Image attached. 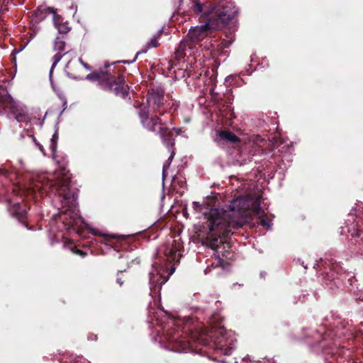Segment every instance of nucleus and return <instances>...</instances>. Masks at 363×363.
I'll list each match as a JSON object with an SVG mask.
<instances>
[{
  "instance_id": "9d476101",
  "label": "nucleus",
  "mask_w": 363,
  "mask_h": 363,
  "mask_svg": "<svg viewBox=\"0 0 363 363\" xmlns=\"http://www.w3.org/2000/svg\"><path fill=\"white\" fill-rule=\"evenodd\" d=\"M162 101L163 93L160 91H152L147 99L148 106L153 110L159 108L163 104Z\"/></svg>"
},
{
  "instance_id": "bb28decb",
  "label": "nucleus",
  "mask_w": 363,
  "mask_h": 363,
  "mask_svg": "<svg viewBox=\"0 0 363 363\" xmlns=\"http://www.w3.org/2000/svg\"><path fill=\"white\" fill-rule=\"evenodd\" d=\"M174 270V269H172V271H171V272L169 274V275H170V274H173Z\"/></svg>"
},
{
  "instance_id": "20e7f679",
  "label": "nucleus",
  "mask_w": 363,
  "mask_h": 363,
  "mask_svg": "<svg viewBox=\"0 0 363 363\" xmlns=\"http://www.w3.org/2000/svg\"><path fill=\"white\" fill-rule=\"evenodd\" d=\"M3 111L10 114L19 123L29 120L28 108L23 104L15 101L3 85H0V112Z\"/></svg>"
},
{
  "instance_id": "393cba45",
  "label": "nucleus",
  "mask_w": 363,
  "mask_h": 363,
  "mask_svg": "<svg viewBox=\"0 0 363 363\" xmlns=\"http://www.w3.org/2000/svg\"><path fill=\"white\" fill-rule=\"evenodd\" d=\"M228 345L226 347H230V348H232V346H230L232 345V341H229V340L228 339ZM223 347L224 346H223L222 347Z\"/></svg>"
},
{
  "instance_id": "f3484780",
  "label": "nucleus",
  "mask_w": 363,
  "mask_h": 363,
  "mask_svg": "<svg viewBox=\"0 0 363 363\" xmlns=\"http://www.w3.org/2000/svg\"><path fill=\"white\" fill-rule=\"evenodd\" d=\"M13 208H15L13 210V215L18 219L23 218L26 214V211L24 209L21 210V205L19 203H16L14 205Z\"/></svg>"
},
{
  "instance_id": "4468645a",
  "label": "nucleus",
  "mask_w": 363,
  "mask_h": 363,
  "mask_svg": "<svg viewBox=\"0 0 363 363\" xmlns=\"http://www.w3.org/2000/svg\"><path fill=\"white\" fill-rule=\"evenodd\" d=\"M218 135L220 137V138L225 140L230 143H237L239 141L238 138L229 131H220L218 132Z\"/></svg>"
},
{
  "instance_id": "423d86ee",
  "label": "nucleus",
  "mask_w": 363,
  "mask_h": 363,
  "mask_svg": "<svg viewBox=\"0 0 363 363\" xmlns=\"http://www.w3.org/2000/svg\"><path fill=\"white\" fill-rule=\"evenodd\" d=\"M162 272H164L162 268H155L150 273V284L152 293L159 291L160 286L168 280L169 275L167 277H164Z\"/></svg>"
},
{
  "instance_id": "a878e982",
  "label": "nucleus",
  "mask_w": 363,
  "mask_h": 363,
  "mask_svg": "<svg viewBox=\"0 0 363 363\" xmlns=\"http://www.w3.org/2000/svg\"><path fill=\"white\" fill-rule=\"evenodd\" d=\"M117 282L120 284V286H121L123 284V282L121 281L120 278L117 279Z\"/></svg>"
},
{
  "instance_id": "b1692460",
  "label": "nucleus",
  "mask_w": 363,
  "mask_h": 363,
  "mask_svg": "<svg viewBox=\"0 0 363 363\" xmlns=\"http://www.w3.org/2000/svg\"><path fill=\"white\" fill-rule=\"evenodd\" d=\"M194 208L197 210L200 207V204L198 202L193 203Z\"/></svg>"
},
{
  "instance_id": "cd10ccee",
  "label": "nucleus",
  "mask_w": 363,
  "mask_h": 363,
  "mask_svg": "<svg viewBox=\"0 0 363 363\" xmlns=\"http://www.w3.org/2000/svg\"><path fill=\"white\" fill-rule=\"evenodd\" d=\"M224 45L227 46L228 45V43H225Z\"/></svg>"
},
{
  "instance_id": "f8f14e48",
  "label": "nucleus",
  "mask_w": 363,
  "mask_h": 363,
  "mask_svg": "<svg viewBox=\"0 0 363 363\" xmlns=\"http://www.w3.org/2000/svg\"><path fill=\"white\" fill-rule=\"evenodd\" d=\"M189 47V49L191 48V44L189 43L187 40H185L184 41H182L180 45H179V48L176 52L177 57L179 58L184 57L186 55V48Z\"/></svg>"
},
{
  "instance_id": "aec40b11",
  "label": "nucleus",
  "mask_w": 363,
  "mask_h": 363,
  "mask_svg": "<svg viewBox=\"0 0 363 363\" xmlns=\"http://www.w3.org/2000/svg\"><path fill=\"white\" fill-rule=\"evenodd\" d=\"M72 65H73V63H72V62H69L67 63V69H69V74H72V75H74V78H77V76H75L76 72H75V70L73 69Z\"/></svg>"
},
{
  "instance_id": "39448f33",
  "label": "nucleus",
  "mask_w": 363,
  "mask_h": 363,
  "mask_svg": "<svg viewBox=\"0 0 363 363\" xmlns=\"http://www.w3.org/2000/svg\"><path fill=\"white\" fill-rule=\"evenodd\" d=\"M50 13L52 14L55 26L59 30L60 32H62V30L59 26L61 18L51 8L45 7L43 6H39L32 16V21L35 23H38L43 21L48 14Z\"/></svg>"
},
{
  "instance_id": "1a4fd4ad",
  "label": "nucleus",
  "mask_w": 363,
  "mask_h": 363,
  "mask_svg": "<svg viewBox=\"0 0 363 363\" xmlns=\"http://www.w3.org/2000/svg\"><path fill=\"white\" fill-rule=\"evenodd\" d=\"M180 248L181 245L179 241L173 240L170 247H169L165 252L166 256L171 262L177 261L179 262L180 258Z\"/></svg>"
},
{
  "instance_id": "0eeeda50",
  "label": "nucleus",
  "mask_w": 363,
  "mask_h": 363,
  "mask_svg": "<svg viewBox=\"0 0 363 363\" xmlns=\"http://www.w3.org/2000/svg\"><path fill=\"white\" fill-rule=\"evenodd\" d=\"M123 79H120L119 82H116L115 80L108 77V79H106V84H104V89L111 91L116 95L124 98L128 93L123 84Z\"/></svg>"
},
{
  "instance_id": "9b49d317",
  "label": "nucleus",
  "mask_w": 363,
  "mask_h": 363,
  "mask_svg": "<svg viewBox=\"0 0 363 363\" xmlns=\"http://www.w3.org/2000/svg\"><path fill=\"white\" fill-rule=\"evenodd\" d=\"M65 42L59 38H57L55 42L54 48L55 50H58L59 52L64 50L65 49ZM62 57V55L60 54V52H57L55 56L53 57V62L50 69V77L51 78L52 71L55 68V67L57 65V64L60 61V60Z\"/></svg>"
},
{
  "instance_id": "f257e3e1",
  "label": "nucleus",
  "mask_w": 363,
  "mask_h": 363,
  "mask_svg": "<svg viewBox=\"0 0 363 363\" xmlns=\"http://www.w3.org/2000/svg\"><path fill=\"white\" fill-rule=\"evenodd\" d=\"M252 214L259 216L262 225L267 228H270V220L262 214L259 200L247 196L234 199L228 211L213 208L205 213L206 222L203 225V229L206 230L208 238L212 239V247H215L214 242L218 241V238L227 237L232 229L242 226L245 218Z\"/></svg>"
},
{
  "instance_id": "c85d7f7f",
  "label": "nucleus",
  "mask_w": 363,
  "mask_h": 363,
  "mask_svg": "<svg viewBox=\"0 0 363 363\" xmlns=\"http://www.w3.org/2000/svg\"><path fill=\"white\" fill-rule=\"evenodd\" d=\"M160 131H162V128L159 127Z\"/></svg>"
},
{
  "instance_id": "412c9836",
  "label": "nucleus",
  "mask_w": 363,
  "mask_h": 363,
  "mask_svg": "<svg viewBox=\"0 0 363 363\" xmlns=\"http://www.w3.org/2000/svg\"><path fill=\"white\" fill-rule=\"evenodd\" d=\"M173 155H174L173 153H172L171 156L169 157V158L168 160L169 162L163 165V177H164L165 171H166L167 169H168V167L169 166V164H170V162H171V160H172V159L173 157Z\"/></svg>"
},
{
  "instance_id": "a211bd4d",
  "label": "nucleus",
  "mask_w": 363,
  "mask_h": 363,
  "mask_svg": "<svg viewBox=\"0 0 363 363\" xmlns=\"http://www.w3.org/2000/svg\"><path fill=\"white\" fill-rule=\"evenodd\" d=\"M58 136L57 133H55L53 134L52 138L50 139V147L52 150V151L54 152L57 148V140Z\"/></svg>"
},
{
  "instance_id": "4be33fe9",
  "label": "nucleus",
  "mask_w": 363,
  "mask_h": 363,
  "mask_svg": "<svg viewBox=\"0 0 363 363\" xmlns=\"http://www.w3.org/2000/svg\"><path fill=\"white\" fill-rule=\"evenodd\" d=\"M71 250H72V251L74 253H75V254H77V255H80V256H82V257H84V256L85 255V253H84V252H82V250H80L76 249L75 247H72V249H71Z\"/></svg>"
},
{
  "instance_id": "2eb2a0df",
  "label": "nucleus",
  "mask_w": 363,
  "mask_h": 363,
  "mask_svg": "<svg viewBox=\"0 0 363 363\" xmlns=\"http://www.w3.org/2000/svg\"><path fill=\"white\" fill-rule=\"evenodd\" d=\"M218 333L222 336L221 340H219V344L220 345V347L227 346L228 345V338H229L231 336V334L229 333H226V331L224 330V329L223 328H220Z\"/></svg>"
},
{
  "instance_id": "7ed1b4c3",
  "label": "nucleus",
  "mask_w": 363,
  "mask_h": 363,
  "mask_svg": "<svg viewBox=\"0 0 363 363\" xmlns=\"http://www.w3.org/2000/svg\"><path fill=\"white\" fill-rule=\"evenodd\" d=\"M56 180L46 178L45 176L39 177L38 179L30 187L33 192L38 191L43 194V191H50L54 195H57L60 199L62 208H67L62 212L70 216L75 217L78 216V211L76 207V199L72 192L69 190V177L66 174L63 169L61 173L56 176Z\"/></svg>"
},
{
  "instance_id": "dca6fc26",
  "label": "nucleus",
  "mask_w": 363,
  "mask_h": 363,
  "mask_svg": "<svg viewBox=\"0 0 363 363\" xmlns=\"http://www.w3.org/2000/svg\"><path fill=\"white\" fill-rule=\"evenodd\" d=\"M189 347V342L184 340L177 341L175 345V350L177 352H186Z\"/></svg>"
},
{
  "instance_id": "5701e85b",
  "label": "nucleus",
  "mask_w": 363,
  "mask_h": 363,
  "mask_svg": "<svg viewBox=\"0 0 363 363\" xmlns=\"http://www.w3.org/2000/svg\"><path fill=\"white\" fill-rule=\"evenodd\" d=\"M79 62L86 69L90 70V67L86 64L84 63L81 59H79Z\"/></svg>"
},
{
  "instance_id": "ddd939ff",
  "label": "nucleus",
  "mask_w": 363,
  "mask_h": 363,
  "mask_svg": "<svg viewBox=\"0 0 363 363\" xmlns=\"http://www.w3.org/2000/svg\"><path fill=\"white\" fill-rule=\"evenodd\" d=\"M86 79L93 81H99L101 84V86L104 88V84H106V79H108V77L106 76L104 73H96L93 74H88Z\"/></svg>"
},
{
  "instance_id": "6ab92c4d",
  "label": "nucleus",
  "mask_w": 363,
  "mask_h": 363,
  "mask_svg": "<svg viewBox=\"0 0 363 363\" xmlns=\"http://www.w3.org/2000/svg\"><path fill=\"white\" fill-rule=\"evenodd\" d=\"M158 45V40L157 37L152 38L150 41L147 44V48H155Z\"/></svg>"
},
{
  "instance_id": "f03ea898",
  "label": "nucleus",
  "mask_w": 363,
  "mask_h": 363,
  "mask_svg": "<svg viewBox=\"0 0 363 363\" xmlns=\"http://www.w3.org/2000/svg\"><path fill=\"white\" fill-rule=\"evenodd\" d=\"M205 0H193L191 9L195 13H201L206 18V22L201 26H196L189 31L187 38L192 43L204 39L209 30L223 28L228 21L233 18L237 11L232 4L212 6L204 3Z\"/></svg>"
},
{
  "instance_id": "6e6552de",
  "label": "nucleus",
  "mask_w": 363,
  "mask_h": 363,
  "mask_svg": "<svg viewBox=\"0 0 363 363\" xmlns=\"http://www.w3.org/2000/svg\"><path fill=\"white\" fill-rule=\"evenodd\" d=\"M140 117L141 119V122L143 125L147 128L148 130L155 131L156 125L157 124H160V119L159 118H155L151 120L148 119V111L146 110L145 107L142 108L140 111Z\"/></svg>"
}]
</instances>
